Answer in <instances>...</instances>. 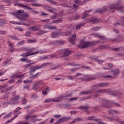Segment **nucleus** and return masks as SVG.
<instances>
[{
	"instance_id": "nucleus-1",
	"label": "nucleus",
	"mask_w": 124,
	"mask_h": 124,
	"mask_svg": "<svg viewBox=\"0 0 124 124\" xmlns=\"http://www.w3.org/2000/svg\"><path fill=\"white\" fill-rule=\"evenodd\" d=\"M124 7L121 5V0H119L117 3L112 4L109 7L108 10L110 12H115V9L118 10L120 12H124Z\"/></svg>"
},
{
	"instance_id": "nucleus-2",
	"label": "nucleus",
	"mask_w": 124,
	"mask_h": 124,
	"mask_svg": "<svg viewBox=\"0 0 124 124\" xmlns=\"http://www.w3.org/2000/svg\"><path fill=\"white\" fill-rule=\"evenodd\" d=\"M12 14L16 16V17L17 19H19V20H25L24 18L21 17H29V14L27 13H25L24 10H19L16 13H12ZM20 16H21V17H20Z\"/></svg>"
},
{
	"instance_id": "nucleus-3",
	"label": "nucleus",
	"mask_w": 124,
	"mask_h": 124,
	"mask_svg": "<svg viewBox=\"0 0 124 124\" xmlns=\"http://www.w3.org/2000/svg\"><path fill=\"white\" fill-rule=\"evenodd\" d=\"M102 104L101 105V108H111L113 107V102L104 99L102 100Z\"/></svg>"
},
{
	"instance_id": "nucleus-4",
	"label": "nucleus",
	"mask_w": 124,
	"mask_h": 124,
	"mask_svg": "<svg viewBox=\"0 0 124 124\" xmlns=\"http://www.w3.org/2000/svg\"><path fill=\"white\" fill-rule=\"evenodd\" d=\"M48 64H52V63L47 62L43 64L40 66H35L30 70V74L31 75L33 73H34V72H35L36 69H40L41 68H43V67H45V66L48 65Z\"/></svg>"
},
{
	"instance_id": "nucleus-5",
	"label": "nucleus",
	"mask_w": 124,
	"mask_h": 124,
	"mask_svg": "<svg viewBox=\"0 0 124 124\" xmlns=\"http://www.w3.org/2000/svg\"><path fill=\"white\" fill-rule=\"evenodd\" d=\"M89 46H90L89 42H86L84 40H81L80 44L78 45V48H80L81 49L88 48Z\"/></svg>"
},
{
	"instance_id": "nucleus-6",
	"label": "nucleus",
	"mask_w": 124,
	"mask_h": 124,
	"mask_svg": "<svg viewBox=\"0 0 124 124\" xmlns=\"http://www.w3.org/2000/svg\"><path fill=\"white\" fill-rule=\"evenodd\" d=\"M108 41H110L111 42H121V41H123V37L119 36L117 38L113 39H108Z\"/></svg>"
},
{
	"instance_id": "nucleus-7",
	"label": "nucleus",
	"mask_w": 124,
	"mask_h": 124,
	"mask_svg": "<svg viewBox=\"0 0 124 124\" xmlns=\"http://www.w3.org/2000/svg\"><path fill=\"white\" fill-rule=\"evenodd\" d=\"M69 120H71V117H62L58 120V121L57 122V123H59V124H61V123H63L64 122H67V121H68Z\"/></svg>"
},
{
	"instance_id": "nucleus-8",
	"label": "nucleus",
	"mask_w": 124,
	"mask_h": 124,
	"mask_svg": "<svg viewBox=\"0 0 124 124\" xmlns=\"http://www.w3.org/2000/svg\"><path fill=\"white\" fill-rule=\"evenodd\" d=\"M88 23H92V24H96V23L99 22V19L95 18L92 17L88 20Z\"/></svg>"
},
{
	"instance_id": "nucleus-9",
	"label": "nucleus",
	"mask_w": 124,
	"mask_h": 124,
	"mask_svg": "<svg viewBox=\"0 0 124 124\" xmlns=\"http://www.w3.org/2000/svg\"><path fill=\"white\" fill-rule=\"evenodd\" d=\"M98 87L99 88H106L107 87H109V83L106 82H101L97 84Z\"/></svg>"
},
{
	"instance_id": "nucleus-10",
	"label": "nucleus",
	"mask_w": 124,
	"mask_h": 124,
	"mask_svg": "<svg viewBox=\"0 0 124 124\" xmlns=\"http://www.w3.org/2000/svg\"><path fill=\"white\" fill-rule=\"evenodd\" d=\"M106 11H107V9L105 6L101 9H98L96 10L97 13H103V12H105Z\"/></svg>"
},
{
	"instance_id": "nucleus-11",
	"label": "nucleus",
	"mask_w": 124,
	"mask_h": 124,
	"mask_svg": "<svg viewBox=\"0 0 124 124\" xmlns=\"http://www.w3.org/2000/svg\"><path fill=\"white\" fill-rule=\"evenodd\" d=\"M109 93L111 94V95H121L122 94V93L121 92H119V91H112L111 90H109Z\"/></svg>"
},
{
	"instance_id": "nucleus-12",
	"label": "nucleus",
	"mask_w": 124,
	"mask_h": 124,
	"mask_svg": "<svg viewBox=\"0 0 124 124\" xmlns=\"http://www.w3.org/2000/svg\"><path fill=\"white\" fill-rule=\"evenodd\" d=\"M109 92L110 90H107V89H99L97 91V93H109Z\"/></svg>"
},
{
	"instance_id": "nucleus-13",
	"label": "nucleus",
	"mask_w": 124,
	"mask_h": 124,
	"mask_svg": "<svg viewBox=\"0 0 124 124\" xmlns=\"http://www.w3.org/2000/svg\"><path fill=\"white\" fill-rule=\"evenodd\" d=\"M18 6H19V7H22L23 8H25V9H29V10H32V9L31 7H30V6H29V5H24L23 4H18Z\"/></svg>"
},
{
	"instance_id": "nucleus-14",
	"label": "nucleus",
	"mask_w": 124,
	"mask_h": 124,
	"mask_svg": "<svg viewBox=\"0 0 124 124\" xmlns=\"http://www.w3.org/2000/svg\"><path fill=\"white\" fill-rule=\"evenodd\" d=\"M79 107H80V108H81V109L82 110H84V111L85 112H86V113L88 115H89L90 112L88 110H89V108H90L89 107H88V106H80Z\"/></svg>"
},
{
	"instance_id": "nucleus-15",
	"label": "nucleus",
	"mask_w": 124,
	"mask_h": 124,
	"mask_svg": "<svg viewBox=\"0 0 124 124\" xmlns=\"http://www.w3.org/2000/svg\"><path fill=\"white\" fill-rule=\"evenodd\" d=\"M51 34H52V35H51L52 37L53 38H55L59 36V35H62V33L60 32H56V33L53 32H52Z\"/></svg>"
},
{
	"instance_id": "nucleus-16",
	"label": "nucleus",
	"mask_w": 124,
	"mask_h": 124,
	"mask_svg": "<svg viewBox=\"0 0 124 124\" xmlns=\"http://www.w3.org/2000/svg\"><path fill=\"white\" fill-rule=\"evenodd\" d=\"M70 54H71V51L67 49L64 50L63 57H68V56H69Z\"/></svg>"
},
{
	"instance_id": "nucleus-17",
	"label": "nucleus",
	"mask_w": 124,
	"mask_h": 124,
	"mask_svg": "<svg viewBox=\"0 0 124 124\" xmlns=\"http://www.w3.org/2000/svg\"><path fill=\"white\" fill-rule=\"evenodd\" d=\"M112 72H113V74L114 77H117V76L118 75H119V73H120V70L114 69L112 71Z\"/></svg>"
},
{
	"instance_id": "nucleus-18",
	"label": "nucleus",
	"mask_w": 124,
	"mask_h": 124,
	"mask_svg": "<svg viewBox=\"0 0 124 124\" xmlns=\"http://www.w3.org/2000/svg\"><path fill=\"white\" fill-rule=\"evenodd\" d=\"M89 43V46H94L98 43H99V41H93L92 42H88Z\"/></svg>"
},
{
	"instance_id": "nucleus-19",
	"label": "nucleus",
	"mask_w": 124,
	"mask_h": 124,
	"mask_svg": "<svg viewBox=\"0 0 124 124\" xmlns=\"http://www.w3.org/2000/svg\"><path fill=\"white\" fill-rule=\"evenodd\" d=\"M41 27V25H38L37 26H34L31 28V29L34 31H39V28Z\"/></svg>"
},
{
	"instance_id": "nucleus-20",
	"label": "nucleus",
	"mask_w": 124,
	"mask_h": 124,
	"mask_svg": "<svg viewBox=\"0 0 124 124\" xmlns=\"http://www.w3.org/2000/svg\"><path fill=\"white\" fill-rule=\"evenodd\" d=\"M80 121H83V119H82V118H77V119H75L73 121L70 122L69 124H73L75 123H76V122H79Z\"/></svg>"
},
{
	"instance_id": "nucleus-21",
	"label": "nucleus",
	"mask_w": 124,
	"mask_h": 124,
	"mask_svg": "<svg viewBox=\"0 0 124 124\" xmlns=\"http://www.w3.org/2000/svg\"><path fill=\"white\" fill-rule=\"evenodd\" d=\"M89 93H92V91H82L79 93V94L80 95H82L83 94H89Z\"/></svg>"
},
{
	"instance_id": "nucleus-22",
	"label": "nucleus",
	"mask_w": 124,
	"mask_h": 124,
	"mask_svg": "<svg viewBox=\"0 0 124 124\" xmlns=\"http://www.w3.org/2000/svg\"><path fill=\"white\" fill-rule=\"evenodd\" d=\"M84 26H85V23L78 24L76 26V29L77 30H80V29H81V28H82V27H83Z\"/></svg>"
},
{
	"instance_id": "nucleus-23",
	"label": "nucleus",
	"mask_w": 124,
	"mask_h": 124,
	"mask_svg": "<svg viewBox=\"0 0 124 124\" xmlns=\"http://www.w3.org/2000/svg\"><path fill=\"white\" fill-rule=\"evenodd\" d=\"M76 40V35L74 34L71 38L69 40V41L71 42H73V41Z\"/></svg>"
},
{
	"instance_id": "nucleus-24",
	"label": "nucleus",
	"mask_w": 124,
	"mask_h": 124,
	"mask_svg": "<svg viewBox=\"0 0 124 124\" xmlns=\"http://www.w3.org/2000/svg\"><path fill=\"white\" fill-rule=\"evenodd\" d=\"M46 32H47V31L41 30L39 31L38 33H37V35H42V34H44V33H46Z\"/></svg>"
},
{
	"instance_id": "nucleus-25",
	"label": "nucleus",
	"mask_w": 124,
	"mask_h": 124,
	"mask_svg": "<svg viewBox=\"0 0 124 124\" xmlns=\"http://www.w3.org/2000/svg\"><path fill=\"white\" fill-rule=\"evenodd\" d=\"M108 114H119V111L114 110L113 109H111L110 111H108Z\"/></svg>"
},
{
	"instance_id": "nucleus-26",
	"label": "nucleus",
	"mask_w": 124,
	"mask_h": 124,
	"mask_svg": "<svg viewBox=\"0 0 124 124\" xmlns=\"http://www.w3.org/2000/svg\"><path fill=\"white\" fill-rule=\"evenodd\" d=\"M113 25L114 26H115V27H118V26H122L123 27H124V23H123V22H121V23L116 22L114 23Z\"/></svg>"
},
{
	"instance_id": "nucleus-27",
	"label": "nucleus",
	"mask_w": 124,
	"mask_h": 124,
	"mask_svg": "<svg viewBox=\"0 0 124 124\" xmlns=\"http://www.w3.org/2000/svg\"><path fill=\"white\" fill-rule=\"evenodd\" d=\"M6 24V20L5 19H0V26H3Z\"/></svg>"
},
{
	"instance_id": "nucleus-28",
	"label": "nucleus",
	"mask_w": 124,
	"mask_h": 124,
	"mask_svg": "<svg viewBox=\"0 0 124 124\" xmlns=\"http://www.w3.org/2000/svg\"><path fill=\"white\" fill-rule=\"evenodd\" d=\"M17 103V102H15V103H12L9 102H4L3 103V105H4L5 106H7V105H9V104H16Z\"/></svg>"
},
{
	"instance_id": "nucleus-29",
	"label": "nucleus",
	"mask_w": 124,
	"mask_h": 124,
	"mask_svg": "<svg viewBox=\"0 0 124 124\" xmlns=\"http://www.w3.org/2000/svg\"><path fill=\"white\" fill-rule=\"evenodd\" d=\"M22 77V78H24V75L22 74V75H18L16 77V75L14 74L12 76V78H14V79H15V78H20Z\"/></svg>"
},
{
	"instance_id": "nucleus-30",
	"label": "nucleus",
	"mask_w": 124,
	"mask_h": 124,
	"mask_svg": "<svg viewBox=\"0 0 124 124\" xmlns=\"http://www.w3.org/2000/svg\"><path fill=\"white\" fill-rule=\"evenodd\" d=\"M92 97V96H89L88 97H83L82 98H81L80 101H82V100H86L87 99H91Z\"/></svg>"
},
{
	"instance_id": "nucleus-31",
	"label": "nucleus",
	"mask_w": 124,
	"mask_h": 124,
	"mask_svg": "<svg viewBox=\"0 0 124 124\" xmlns=\"http://www.w3.org/2000/svg\"><path fill=\"white\" fill-rule=\"evenodd\" d=\"M62 98H63V96H60L59 97L57 98L56 100H52V102L61 101V100L60 99H62Z\"/></svg>"
},
{
	"instance_id": "nucleus-32",
	"label": "nucleus",
	"mask_w": 124,
	"mask_h": 124,
	"mask_svg": "<svg viewBox=\"0 0 124 124\" xmlns=\"http://www.w3.org/2000/svg\"><path fill=\"white\" fill-rule=\"evenodd\" d=\"M19 98H20V96H19V95L14 97L12 98V101H16V100H18Z\"/></svg>"
},
{
	"instance_id": "nucleus-33",
	"label": "nucleus",
	"mask_w": 124,
	"mask_h": 124,
	"mask_svg": "<svg viewBox=\"0 0 124 124\" xmlns=\"http://www.w3.org/2000/svg\"><path fill=\"white\" fill-rule=\"evenodd\" d=\"M87 12L88 11H87L86 12L84 13L82 17H81V19H85V18H87V16H89V15L87 14Z\"/></svg>"
},
{
	"instance_id": "nucleus-34",
	"label": "nucleus",
	"mask_w": 124,
	"mask_h": 124,
	"mask_svg": "<svg viewBox=\"0 0 124 124\" xmlns=\"http://www.w3.org/2000/svg\"><path fill=\"white\" fill-rule=\"evenodd\" d=\"M101 29V27H95L92 29V31H98V30H100Z\"/></svg>"
},
{
	"instance_id": "nucleus-35",
	"label": "nucleus",
	"mask_w": 124,
	"mask_h": 124,
	"mask_svg": "<svg viewBox=\"0 0 124 124\" xmlns=\"http://www.w3.org/2000/svg\"><path fill=\"white\" fill-rule=\"evenodd\" d=\"M40 74V73L38 72L36 73V74L32 75L31 77L30 78V79H31V78H35L37 77Z\"/></svg>"
},
{
	"instance_id": "nucleus-36",
	"label": "nucleus",
	"mask_w": 124,
	"mask_h": 124,
	"mask_svg": "<svg viewBox=\"0 0 124 124\" xmlns=\"http://www.w3.org/2000/svg\"><path fill=\"white\" fill-rule=\"evenodd\" d=\"M21 57H29L30 56V53H25L20 55Z\"/></svg>"
},
{
	"instance_id": "nucleus-37",
	"label": "nucleus",
	"mask_w": 124,
	"mask_h": 124,
	"mask_svg": "<svg viewBox=\"0 0 124 124\" xmlns=\"http://www.w3.org/2000/svg\"><path fill=\"white\" fill-rule=\"evenodd\" d=\"M56 43L57 44H59V45H62L64 43V42L62 41H57Z\"/></svg>"
},
{
	"instance_id": "nucleus-38",
	"label": "nucleus",
	"mask_w": 124,
	"mask_h": 124,
	"mask_svg": "<svg viewBox=\"0 0 124 124\" xmlns=\"http://www.w3.org/2000/svg\"><path fill=\"white\" fill-rule=\"evenodd\" d=\"M31 33L30 31H27L25 33V36L29 37V36H31Z\"/></svg>"
},
{
	"instance_id": "nucleus-39",
	"label": "nucleus",
	"mask_w": 124,
	"mask_h": 124,
	"mask_svg": "<svg viewBox=\"0 0 124 124\" xmlns=\"http://www.w3.org/2000/svg\"><path fill=\"white\" fill-rule=\"evenodd\" d=\"M27 42H28V43H34V42H35V40L28 39L27 40Z\"/></svg>"
},
{
	"instance_id": "nucleus-40",
	"label": "nucleus",
	"mask_w": 124,
	"mask_h": 124,
	"mask_svg": "<svg viewBox=\"0 0 124 124\" xmlns=\"http://www.w3.org/2000/svg\"><path fill=\"white\" fill-rule=\"evenodd\" d=\"M99 38H100V39H102V40H106V39H107V38H106V37H105V36H101V35H100V37Z\"/></svg>"
},
{
	"instance_id": "nucleus-41",
	"label": "nucleus",
	"mask_w": 124,
	"mask_h": 124,
	"mask_svg": "<svg viewBox=\"0 0 124 124\" xmlns=\"http://www.w3.org/2000/svg\"><path fill=\"white\" fill-rule=\"evenodd\" d=\"M114 104L116 107H121V105L118 103H112V105Z\"/></svg>"
},
{
	"instance_id": "nucleus-42",
	"label": "nucleus",
	"mask_w": 124,
	"mask_h": 124,
	"mask_svg": "<svg viewBox=\"0 0 124 124\" xmlns=\"http://www.w3.org/2000/svg\"><path fill=\"white\" fill-rule=\"evenodd\" d=\"M31 5H33V6H36L37 7L39 6H42V5L39 4H36V3H32L31 4Z\"/></svg>"
},
{
	"instance_id": "nucleus-43",
	"label": "nucleus",
	"mask_w": 124,
	"mask_h": 124,
	"mask_svg": "<svg viewBox=\"0 0 124 124\" xmlns=\"http://www.w3.org/2000/svg\"><path fill=\"white\" fill-rule=\"evenodd\" d=\"M23 82L25 84H28V83L30 84V83H31L32 81L31 80L30 81L29 79H27L24 80Z\"/></svg>"
},
{
	"instance_id": "nucleus-44",
	"label": "nucleus",
	"mask_w": 124,
	"mask_h": 124,
	"mask_svg": "<svg viewBox=\"0 0 124 124\" xmlns=\"http://www.w3.org/2000/svg\"><path fill=\"white\" fill-rule=\"evenodd\" d=\"M58 28L56 26H49V30H56Z\"/></svg>"
},
{
	"instance_id": "nucleus-45",
	"label": "nucleus",
	"mask_w": 124,
	"mask_h": 124,
	"mask_svg": "<svg viewBox=\"0 0 124 124\" xmlns=\"http://www.w3.org/2000/svg\"><path fill=\"white\" fill-rule=\"evenodd\" d=\"M95 79H96V78L93 77L89 78H87V79H86V81H91V80H95Z\"/></svg>"
},
{
	"instance_id": "nucleus-46",
	"label": "nucleus",
	"mask_w": 124,
	"mask_h": 124,
	"mask_svg": "<svg viewBox=\"0 0 124 124\" xmlns=\"http://www.w3.org/2000/svg\"><path fill=\"white\" fill-rule=\"evenodd\" d=\"M106 48H107V45L101 46L99 47V49H106Z\"/></svg>"
},
{
	"instance_id": "nucleus-47",
	"label": "nucleus",
	"mask_w": 124,
	"mask_h": 124,
	"mask_svg": "<svg viewBox=\"0 0 124 124\" xmlns=\"http://www.w3.org/2000/svg\"><path fill=\"white\" fill-rule=\"evenodd\" d=\"M77 99H78V97H73L69 99V101H73L74 100L76 101L77 100Z\"/></svg>"
},
{
	"instance_id": "nucleus-48",
	"label": "nucleus",
	"mask_w": 124,
	"mask_h": 124,
	"mask_svg": "<svg viewBox=\"0 0 124 124\" xmlns=\"http://www.w3.org/2000/svg\"><path fill=\"white\" fill-rule=\"evenodd\" d=\"M11 114H12V112L9 113L8 115L4 116L3 119H6V118H9L11 116Z\"/></svg>"
},
{
	"instance_id": "nucleus-49",
	"label": "nucleus",
	"mask_w": 124,
	"mask_h": 124,
	"mask_svg": "<svg viewBox=\"0 0 124 124\" xmlns=\"http://www.w3.org/2000/svg\"><path fill=\"white\" fill-rule=\"evenodd\" d=\"M8 87V85H5L3 86H0V89H6Z\"/></svg>"
},
{
	"instance_id": "nucleus-50",
	"label": "nucleus",
	"mask_w": 124,
	"mask_h": 124,
	"mask_svg": "<svg viewBox=\"0 0 124 124\" xmlns=\"http://www.w3.org/2000/svg\"><path fill=\"white\" fill-rule=\"evenodd\" d=\"M32 89H33V90L36 91V90H37V89H38V86H37V84H35L33 86Z\"/></svg>"
},
{
	"instance_id": "nucleus-51",
	"label": "nucleus",
	"mask_w": 124,
	"mask_h": 124,
	"mask_svg": "<svg viewBox=\"0 0 124 124\" xmlns=\"http://www.w3.org/2000/svg\"><path fill=\"white\" fill-rule=\"evenodd\" d=\"M14 120V119H13V118H12L10 120H8L7 122H6L5 124H8L9 123H11Z\"/></svg>"
},
{
	"instance_id": "nucleus-52",
	"label": "nucleus",
	"mask_w": 124,
	"mask_h": 124,
	"mask_svg": "<svg viewBox=\"0 0 124 124\" xmlns=\"http://www.w3.org/2000/svg\"><path fill=\"white\" fill-rule=\"evenodd\" d=\"M47 1H49V2L52 3V4H57V2L54 1L52 0H47Z\"/></svg>"
},
{
	"instance_id": "nucleus-53",
	"label": "nucleus",
	"mask_w": 124,
	"mask_h": 124,
	"mask_svg": "<svg viewBox=\"0 0 124 124\" xmlns=\"http://www.w3.org/2000/svg\"><path fill=\"white\" fill-rule=\"evenodd\" d=\"M13 88V86L9 87V88L6 89V92H9V91H10V90H12Z\"/></svg>"
},
{
	"instance_id": "nucleus-54",
	"label": "nucleus",
	"mask_w": 124,
	"mask_h": 124,
	"mask_svg": "<svg viewBox=\"0 0 124 124\" xmlns=\"http://www.w3.org/2000/svg\"><path fill=\"white\" fill-rule=\"evenodd\" d=\"M64 107H65V108H68V107H71V105H69L68 104H64Z\"/></svg>"
},
{
	"instance_id": "nucleus-55",
	"label": "nucleus",
	"mask_w": 124,
	"mask_h": 124,
	"mask_svg": "<svg viewBox=\"0 0 124 124\" xmlns=\"http://www.w3.org/2000/svg\"><path fill=\"white\" fill-rule=\"evenodd\" d=\"M30 124V123H29V122H25V123L20 122L17 123V124Z\"/></svg>"
},
{
	"instance_id": "nucleus-56",
	"label": "nucleus",
	"mask_w": 124,
	"mask_h": 124,
	"mask_svg": "<svg viewBox=\"0 0 124 124\" xmlns=\"http://www.w3.org/2000/svg\"><path fill=\"white\" fill-rule=\"evenodd\" d=\"M24 43H25V42H24V41H21L18 43V45H23Z\"/></svg>"
},
{
	"instance_id": "nucleus-57",
	"label": "nucleus",
	"mask_w": 124,
	"mask_h": 124,
	"mask_svg": "<svg viewBox=\"0 0 124 124\" xmlns=\"http://www.w3.org/2000/svg\"><path fill=\"white\" fill-rule=\"evenodd\" d=\"M21 108H17L15 110V113H17V112H19L20 110H21Z\"/></svg>"
},
{
	"instance_id": "nucleus-58",
	"label": "nucleus",
	"mask_w": 124,
	"mask_h": 124,
	"mask_svg": "<svg viewBox=\"0 0 124 124\" xmlns=\"http://www.w3.org/2000/svg\"><path fill=\"white\" fill-rule=\"evenodd\" d=\"M68 79H69L70 80H73V79H74V77L72 76H69L68 77Z\"/></svg>"
},
{
	"instance_id": "nucleus-59",
	"label": "nucleus",
	"mask_w": 124,
	"mask_h": 124,
	"mask_svg": "<svg viewBox=\"0 0 124 124\" xmlns=\"http://www.w3.org/2000/svg\"><path fill=\"white\" fill-rule=\"evenodd\" d=\"M95 117L94 116H90L88 117V120L89 121H92V120L94 119Z\"/></svg>"
},
{
	"instance_id": "nucleus-60",
	"label": "nucleus",
	"mask_w": 124,
	"mask_h": 124,
	"mask_svg": "<svg viewBox=\"0 0 124 124\" xmlns=\"http://www.w3.org/2000/svg\"><path fill=\"white\" fill-rule=\"evenodd\" d=\"M78 69H79V68H75V69H71L70 71L72 72H74V71H75V70H78Z\"/></svg>"
},
{
	"instance_id": "nucleus-61",
	"label": "nucleus",
	"mask_w": 124,
	"mask_h": 124,
	"mask_svg": "<svg viewBox=\"0 0 124 124\" xmlns=\"http://www.w3.org/2000/svg\"><path fill=\"white\" fill-rule=\"evenodd\" d=\"M112 50H113V51H119L120 50V47H117V48H113L112 49Z\"/></svg>"
},
{
	"instance_id": "nucleus-62",
	"label": "nucleus",
	"mask_w": 124,
	"mask_h": 124,
	"mask_svg": "<svg viewBox=\"0 0 124 124\" xmlns=\"http://www.w3.org/2000/svg\"><path fill=\"white\" fill-rule=\"evenodd\" d=\"M43 28L44 29H49V26L48 25L45 24V25L43 26Z\"/></svg>"
},
{
	"instance_id": "nucleus-63",
	"label": "nucleus",
	"mask_w": 124,
	"mask_h": 124,
	"mask_svg": "<svg viewBox=\"0 0 124 124\" xmlns=\"http://www.w3.org/2000/svg\"><path fill=\"white\" fill-rule=\"evenodd\" d=\"M93 35H94L95 37H99V38L100 36V35H99L98 33H94Z\"/></svg>"
},
{
	"instance_id": "nucleus-64",
	"label": "nucleus",
	"mask_w": 124,
	"mask_h": 124,
	"mask_svg": "<svg viewBox=\"0 0 124 124\" xmlns=\"http://www.w3.org/2000/svg\"><path fill=\"white\" fill-rule=\"evenodd\" d=\"M79 18H80V16H76L74 17V20H78V19H79Z\"/></svg>"
}]
</instances>
